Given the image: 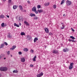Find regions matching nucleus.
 I'll return each mask as SVG.
<instances>
[{
  "instance_id": "31",
  "label": "nucleus",
  "mask_w": 77,
  "mask_h": 77,
  "mask_svg": "<svg viewBox=\"0 0 77 77\" xmlns=\"http://www.w3.org/2000/svg\"><path fill=\"white\" fill-rule=\"evenodd\" d=\"M66 50H67V48H66V49H64L63 50V51L64 52H66Z\"/></svg>"
},
{
  "instance_id": "53",
  "label": "nucleus",
  "mask_w": 77,
  "mask_h": 77,
  "mask_svg": "<svg viewBox=\"0 0 77 77\" xmlns=\"http://www.w3.org/2000/svg\"><path fill=\"white\" fill-rule=\"evenodd\" d=\"M3 1V2H5L6 1V0H2Z\"/></svg>"
},
{
  "instance_id": "12",
  "label": "nucleus",
  "mask_w": 77,
  "mask_h": 77,
  "mask_svg": "<svg viewBox=\"0 0 77 77\" xmlns=\"http://www.w3.org/2000/svg\"><path fill=\"white\" fill-rule=\"evenodd\" d=\"M17 8H18V5H14L13 6V9H16Z\"/></svg>"
},
{
  "instance_id": "5",
  "label": "nucleus",
  "mask_w": 77,
  "mask_h": 77,
  "mask_svg": "<svg viewBox=\"0 0 77 77\" xmlns=\"http://www.w3.org/2000/svg\"><path fill=\"white\" fill-rule=\"evenodd\" d=\"M26 38L28 39V40H30L32 39V37L30 36V35H26Z\"/></svg>"
},
{
  "instance_id": "19",
  "label": "nucleus",
  "mask_w": 77,
  "mask_h": 77,
  "mask_svg": "<svg viewBox=\"0 0 77 77\" xmlns=\"http://www.w3.org/2000/svg\"><path fill=\"white\" fill-rule=\"evenodd\" d=\"M24 51H29V49H28L27 48H24L23 49Z\"/></svg>"
},
{
  "instance_id": "25",
  "label": "nucleus",
  "mask_w": 77,
  "mask_h": 77,
  "mask_svg": "<svg viewBox=\"0 0 77 77\" xmlns=\"http://www.w3.org/2000/svg\"><path fill=\"white\" fill-rule=\"evenodd\" d=\"M14 73H17L18 72V71L17 70H14L13 71Z\"/></svg>"
},
{
  "instance_id": "51",
  "label": "nucleus",
  "mask_w": 77,
  "mask_h": 77,
  "mask_svg": "<svg viewBox=\"0 0 77 77\" xmlns=\"http://www.w3.org/2000/svg\"><path fill=\"white\" fill-rule=\"evenodd\" d=\"M7 17L8 18H9V16H7Z\"/></svg>"
},
{
  "instance_id": "46",
  "label": "nucleus",
  "mask_w": 77,
  "mask_h": 77,
  "mask_svg": "<svg viewBox=\"0 0 77 77\" xmlns=\"http://www.w3.org/2000/svg\"><path fill=\"white\" fill-rule=\"evenodd\" d=\"M27 3H30V1H27Z\"/></svg>"
},
{
  "instance_id": "45",
  "label": "nucleus",
  "mask_w": 77,
  "mask_h": 77,
  "mask_svg": "<svg viewBox=\"0 0 77 77\" xmlns=\"http://www.w3.org/2000/svg\"><path fill=\"white\" fill-rule=\"evenodd\" d=\"M72 32H74L75 31L74 30V29H73L72 28Z\"/></svg>"
},
{
  "instance_id": "18",
  "label": "nucleus",
  "mask_w": 77,
  "mask_h": 77,
  "mask_svg": "<svg viewBox=\"0 0 77 77\" xmlns=\"http://www.w3.org/2000/svg\"><path fill=\"white\" fill-rule=\"evenodd\" d=\"M36 56L35 55L34 57V58L33 59V61L34 62H35L36 61Z\"/></svg>"
},
{
  "instance_id": "26",
  "label": "nucleus",
  "mask_w": 77,
  "mask_h": 77,
  "mask_svg": "<svg viewBox=\"0 0 77 77\" xmlns=\"http://www.w3.org/2000/svg\"><path fill=\"white\" fill-rule=\"evenodd\" d=\"M8 38H12V36L11 35L9 34L8 35Z\"/></svg>"
},
{
  "instance_id": "22",
  "label": "nucleus",
  "mask_w": 77,
  "mask_h": 77,
  "mask_svg": "<svg viewBox=\"0 0 77 77\" xmlns=\"http://www.w3.org/2000/svg\"><path fill=\"white\" fill-rule=\"evenodd\" d=\"M14 26H16V27H20V26L16 23H14Z\"/></svg>"
},
{
  "instance_id": "50",
  "label": "nucleus",
  "mask_w": 77,
  "mask_h": 77,
  "mask_svg": "<svg viewBox=\"0 0 77 77\" xmlns=\"http://www.w3.org/2000/svg\"><path fill=\"white\" fill-rule=\"evenodd\" d=\"M61 24H63V23H61Z\"/></svg>"
},
{
  "instance_id": "13",
  "label": "nucleus",
  "mask_w": 77,
  "mask_h": 77,
  "mask_svg": "<svg viewBox=\"0 0 77 77\" xmlns=\"http://www.w3.org/2000/svg\"><path fill=\"white\" fill-rule=\"evenodd\" d=\"M19 7L20 10H21V11H23V7L21 5H20Z\"/></svg>"
},
{
  "instance_id": "40",
  "label": "nucleus",
  "mask_w": 77,
  "mask_h": 77,
  "mask_svg": "<svg viewBox=\"0 0 77 77\" xmlns=\"http://www.w3.org/2000/svg\"><path fill=\"white\" fill-rule=\"evenodd\" d=\"M4 44H5V45H8V43H6V42H5L4 43Z\"/></svg>"
},
{
  "instance_id": "30",
  "label": "nucleus",
  "mask_w": 77,
  "mask_h": 77,
  "mask_svg": "<svg viewBox=\"0 0 77 77\" xmlns=\"http://www.w3.org/2000/svg\"><path fill=\"white\" fill-rule=\"evenodd\" d=\"M70 37L72 39H75V38H74L73 36H70Z\"/></svg>"
},
{
  "instance_id": "55",
  "label": "nucleus",
  "mask_w": 77,
  "mask_h": 77,
  "mask_svg": "<svg viewBox=\"0 0 77 77\" xmlns=\"http://www.w3.org/2000/svg\"><path fill=\"white\" fill-rule=\"evenodd\" d=\"M4 60H5V59H6V58H4Z\"/></svg>"
},
{
  "instance_id": "20",
  "label": "nucleus",
  "mask_w": 77,
  "mask_h": 77,
  "mask_svg": "<svg viewBox=\"0 0 77 77\" xmlns=\"http://www.w3.org/2000/svg\"><path fill=\"white\" fill-rule=\"evenodd\" d=\"M3 47H4V44H2L1 45V47H0V49L1 48H3Z\"/></svg>"
},
{
  "instance_id": "48",
  "label": "nucleus",
  "mask_w": 77,
  "mask_h": 77,
  "mask_svg": "<svg viewBox=\"0 0 77 77\" xmlns=\"http://www.w3.org/2000/svg\"><path fill=\"white\" fill-rule=\"evenodd\" d=\"M66 15H65V14H64L63 15V17H64V16H65Z\"/></svg>"
},
{
  "instance_id": "2",
  "label": "nucleus",
  "mask_w": 77,
  "mask_h": 77,
  "mask_svg": "<svg viewBox=\"0 0 77 77\" xmlns=\"http://www.w3.org/2000/svg\"><path fill=\"white\" fill-rule=\"evenodd\" d=\"M16 18L19 22H23V18L22 17H21L19 16L18 18L16 17Z\"/></svg>"
},
{
  "instance_id": "3",
  "label": "nucleus",
  "mask_w": 77,
  "mask_h": 77,
  "mask_svg": "<svg viewBox=\"0 0 77 77\" xmlns=\"http://www.w3.org/2000/svg\"><path fill=\"white\" fill-rule=\"evenodd\" d=\"M74 64V63H71L69 66V69H72L73 68V65Z\"/></svg>"
},
{
  "instance_id": "23",
  "label": "nucleus",
  "mask_w": 77,
  "mask_h": 77,
  "mask_svg": "<svg viewBox=\"0 0 77 77\" xmlns=\"http://www.w3.org/2000/svg\"><path fill=\"white\" fill-rule=\"evenodd\" d=\"M50 5V3H45V5L46 6H48Z\"/></svg>"
},
{
  "instance_id": "41",
  "label": "nucleus",
  "mask_w": 77,
  "mask_h": 77,
  "mask_svg": "<svg viewBox=\"0 0 77 77\" xmlns=\"http://www.w3.org/2000/svg\"><path fill=\"white\" fill-rule=\"evenodd\" d=\"M30 51H31L32 53H33L34 52L33 50V49H31L30 50Z\"/></svg>"
},
{
  "instance_id": "9",
  "label": "nucleus",
  "mask_w": 77,
  "mask_h": 77,
  "mask_svg": "<svg viewBox=\"0 0 77 77\" xmlns=\"http://www.w3.org/2000/svg\"><path fill=\"white\" fill-rule=\"evenodd\" d=\"M22 62H25V58H20Z\"/></svg>"
},
{
  "instance_id": "35",
  "label": "nucleus",
  "mask_w": 77,
  "mask_h": 77,
  "mask_svg": "<svg viewBox=\"0 0 77 77\" xmlns=\"http://www.w3.org/2000/svg\"><path fill=\"white\" fill-rule=\"evenodd\" d=\"M12 2V0H8V3H11Z\"/></svg>"
},
{
  "instance_id": "43",
  "label": "nucleus",
  "mask_w": 77,
  "mask_h": 77,
  "mask_svg": "<svg viewBox=\"0 0 77 77\" xmlns=\"http://www.w3.org/2000/svg\"><path fill=\"white\" fill-rule=\"evenodd\" d=\"M30 67H33V64H31L30 65Z\"/></svg>"
},
{
  "instance_id": "47",
  "label": "nucleus",
  "mask_w": 77,
  "mask_h": 77,
  "mask_svg": "<svg viewBox=\"0 0 77 77\" xmlns=\"http://www.w3.org/2000/svg\"><path fill=\"white\" fill-rule=\"evenodd\" d=\"M72 41V42H75V41L72 40V41Z\"/></svg>"
},
{
  "instance_id": "10",
  "label": "nucleus",
  "mask_w": 77,
  "mask_h": 77,
  "mask_svg": "<svg viewBox=\"0 0 77 77\" xmlns=\"http://www.w3.org/2000/svg\"><path fill=\"white\" fill-rule=\"evenodd\" d=\"M16 47H17V46H16L14 45L13 46V48H11L10 50H14V49H15V48H16Z\"/></svg>"
},
{
  "instance_id": "21",
  "label": "nucleus",
  "mask_w": 77,
  "mask_h": 77,
  "mask_svg": "<svg viewBox=\"0 0 77 77\" xmlns=\"http://www.w3.org/2000/svg\"><path fill=\"white\" fill-rule=\"evenodd\" d=\"M5 18V16L3 15L2 14L0 16V18Z\"/></svg>"
},
{
  "instance_id": "42",
  "label": "nucleus",
  "mask_w": 77,
  "mask_h": 77,
  "mask_svg": "<svg viewBox=\"0 0 77 77\" xmlns=\"http://www.w3.org/2000/svg\"><path fill=\"white\" fill-rule=\"evenodd\" d=\"M9 54H10V51H8L7 52V54H8V55H9Z\"/></svg>"
},
{
  "instance_id": "38",
  "label": "nucleus",
  "mask_w": 77,
  "mask_h": 77,
  "mask_svg": "<svg viewBox=\"0 0 77 77\" xmlns=\"http://www.w3.org/2000/svg\"><path fill=\"white\" fill-rule=\"evenodd\" d=\"M37 77H41V75H40L39 74H37Z\"/></svg>"
},
{
  "instance_id": "15",
  "label": "nucleus",
  "mask_w": 77,
  "mask_h": 77,
  "mask_svg": "<svg viewBox=\"0 0 77 77\" xmlns=\"http://www.w3.org/2000/svg\"><path fill=\"white\" fill-rule=\"evenodd\" d=\"M24 24H26V26H29V23H28V22L25 21L24 22Z\"/></svg>"
},
{
  "instance_id": "34",
  "label": "nucleus",
  "mask_w": 77,
  "mask_h": 77,
  "mask_svg": "<svg viewBox=\"0 0 77 77\" xmlns=\"http://www.w3.org/2000/svg\"><path fill=\"white\" fill-rule=\"evenodd\" d=\"M48 35H51H51H53V34L52 33L50 32L49 33Z\"/></svg>"
},
{
  "instance_id": "32",
  "label": "nucleus",
  "mask_w": 77,
  "mask_h": 77,
  "mask_svg": "<svg viewBox=\"0 0 77 77\" xmlns=\"http://www.w3.org/2000/svg\"><path fill=\"white\" fill-rule=\"evenodd\" d=\"M37 8L38 9H39V8H41V5H37Z\"/></svg>"
},
{
  "instance_id": "16",
  "label": "nucleus",
  "mask_w": 77,
  "mask_h": 77,
  "mask_svg": "<svg viewBox=\"0 0 77 77\" xmlns=\"http://www.w3.org/2000/svg\"><path fill=\"white\" fill-rule=\"evenodd\" d=\"M38 38H35L34 40V42H36V41H38Z\"/></svg>"
},
{
  "instance_id": "29",
  "label": "nucleus",
  "mask_w": 77,
  "mask_h": 77,
  "mask_svg": "<svg viewBox=\"0 0 77 77\" xmlns=\"http://www.w3.org/2000/svg\"><path fill=\"white\" fill-rule=\"evenodd\" d=\"M38 18L37 17L35 16L33 18V19L36 20H38Z\"/></svg>"
},
{
  "instance_id": "1",
  "label": "nucleus",
  "mask_w": 77,
  "mask_h": 77,
  "mask_svg": "<svg viewBox=\"0 0 77 77\" xmlns=\"http://www.w3.org/2000/svg\"><path fill=\"white\" fill-rule=\"evenodd\" d=\"M8 69V68L6 67H1L0 68V70L1 71H6Z\"/></svg>"
},
{
  "instance_id": "27",
  "label": "nucleus",
  "mask_w": 77,
  "mask_h": 77,
  "mask_svg": "<svg viewBox=\"0 0 77 77\" xmlns=\"http://www.w3.org/2000/svg\"><path fill=\"white\" fill-rule=\"evenodd\" d=\"M20 35H22V36H23V35H25V33L23 32H22L20 33Z\"/></svg>"
},
{
  "instance_id": "54",
  "label": "nucleus",
  "mask_w": 77,
  "mask_h": 77,
  "mask_svg": "<svg viewBox=\"0 0 77 77\" xmlns=\"http://www.w3.org/2000/svg\"><path fill=\"white\" fill-rule=\"evenodd\" d=\"M24 12H26V10H24Z\"/></svg>"
},
{
  "instance_id": "11",
  "label": "nucleus",
  "mask_w": 77,
  "mask_h": 77,
  "mask_svg": "<svg viewBox=\"0 0 77 77\" xmlns=\"http://www.w3.org/2000/svg\"><path fill=\"white\" fill-rule=\"evenodd\" d=\"M32 11L35 12V11H36V7H34L32 8Z\"/></svg>"
},
{
  "instance_id": "6",
  "label": "nucleus",
  "mask_w": 77,
  "mask_h": 77,
  "mask_svg": "<svg viewBox=\"0 0 77 77\" xmlns=\"http://www.w3.org/2000/svg\"><path fill=\"white\" fill-rule=\"evenodd\" d=\"M44 29L45 30V32L47 33H49V30H48V29L47 28H45Z\"/></svg>"
},
{
  "instance_id": "39",
  "label": "nucleus",
  "mask_w": 77,
  "mask_h": 77,
  "mask_svg": "<svg viewBox=\"0 0 77 77\" xmlns=\"http://www.w3.org/2000/svg\"><path fill=\"white\" fill-rule=\"evenodd\" d=\"M19 54L20 55H21L22 54V52H18Z\"/></svg>"
},
{
  "instance_id": "4",
  "label": "nucleus",
  "mask_w": 77,
  "mask_h": 77,
  "mask_svg": "<svg viewBox=\"0 0 77 77\" xmlns=\"http://www.w3.org/2000/svg\"><path fill=\"white\" fill-rule=\"evenodd\" d=\"M66 4L67 6H69L71 5V2L70 1L68 0L66 1Z\"/></svg>"
},
{
  "instance_id": "49",
  "label": "nucleus",
  "mask_w": 77,
  "mask_h": 77,
  "mask_svg": "<svg viewBox=\"0 0 77 77\" xmlns=\"http://www.w3.org/2000/svg\"><path fill=\"white\" fill-rule=\"evenodd\" d=\"M21 23H19V26H21Z\"/></svg>"
},
{
  "instance_id": "7",
  "label": "nucleus",
  "mask_w": 77,
  "mask_h": 77,
  "mask_svg": "<svg viewBox=\"0 0 77 77\" xmlns=\"http://www.w3.org/2000/svg\"><path fill=\"white\" fill-rule=\"evenodd\" d=\"M58 51L56 50H53V54H56V53H58Z\"/></svg>"
},
{
  "instance_id": "14",
  "label": "nucleus",
  "mask_w": 77,
  "mask_h": 77,
  "mask_svg": "<svg viewBox=\"0 0 77 77\" xmlns=\"http://www.w3.org/2000/svg\"><path fill=\"white\" fill-rule=\"evenodd\" d=\"M38 12L39 13H42V12H43V10H42V9H40V10L38 9Z\"/></svg>"
},
{
  "instance_id": "36",
  "label": "nucleus",
  "mask_w": 77,
  "mask_h": 77,
  "mask_svg": "<svg viewBox=\"0 0 77 77\" xmlns=\"http://www.w3.org/2000/svg\"><path fill=\"white\" fill-rule=\"evenodd\" d=\"M54 9H56V5H53Z\"/></svg>"
},
{
  "instance_id": "8",
  "label": "nucleus",
  "mask_w": 77,
  "mask_h": 77,
  "mask_svg": "<svg viewBox=\"0 0 77 77\" xmlns=\"http://www.w3.org/2000/svg\"><path fill=\"white\" fill-rule=\"evenodd\" d=\"M7 25L6 24H5V23H2L1 24V26L2 27H6V26Z\"/></svg>"
},
{
  "instance_id": "33",
  "label": "nucleus",
  "mask_w": 77,
  "mask_h": 77,
  "mask_svg": "<svg viewBox=\"0 0 77 77\" xmlns=\"http://www.w3.org/2000/svg\"><path fill=\"white\" fill-rule=\"evenodd\" d=\"M39 74H40V76H42V75H43V73L41 72Z\"/></svg>"
},
{
  "instance_id": "37",
  "label": "nucleus",
  "mask_w": 77,
  "mask_h": 77,
  "mask_svg": "<svg viewBox=\"0 0 77 77\" xmlns=\"http://www.w3.org/2000/svg\"><path fill=\"white\" fill-rule=\"evenodd\" d=\"M34 12H35L36 14H38V11H35Z\"/></svg>"
},
{
  "instance_id": "28",
  "label": "nucleus",
  "mask_w": 77,
  "mask_h": 77,
  "mask_svg": "<svg viewBox=\"0 0 77 77\" xmlns=\"http://www.w3.org/2000/svg\"><path fill=\"white\" fill-rule=\"evenodd\" d=\"M65 0H62L60 3L61 5H62L63 3H65Z\"/></svg>"
},
{
  "instance_id": "52",
  "label": "nucleus",
  "mask_w": 77,
  "mask_h": 77,
  "mask_svg": "<svg viewBox=\"0 0 77 77\" xmlns=\"http://www.w3.org/2000/svg\"><path fill=\"white\" fill-rule=\"evenodd\" d=\"M2 56H0V59H1V58H2Z\"/></svg>"
},
{
  "instance_id": "44",
  "label": "nucleus",
  "mask_w": 77,
  "mask_h": 77,
  "mask_svg": "<svg viewBox=\"0 0 77 77\" xmlns=\"http://www.w3.org/2000/svg\"><path fill=\"white\" fill-rule=\"evenodd\" d=\"M69 41L70 42H71V41H72V39H69Z\"/></svg>"
},
{
  "instance_id": "58",
  "label": "nucleus",
  "mask_w": 77,
  "mask_h": 77,
  "mask_svg": "<svg viewBox=\"0 0 77 77\" xmlns=\"http://www.w3.org/2000/svg\"><path fill=\"white\" fill-rule=\"evenodd\" d=\"M0 5H1V3H0Z\"/></svg>"
},
{
  "instance_id": "57",
  "label": "nucleus",
  "mask_w": 77,
  "mask_h": 77,
  "mask_svg": "<svg viewBox=\"0 0 77 77\" xmlns=\"http://www.w3.org/2000/svg\"><path fill=\"white\" fill-rule=\"evenodd\" d=\"M0 77H1V74L0 73Z\"/></svg>"
},
{
  "instance_id": "56",
  "label": "nucleus",
  "mask_w": 77,
  "mask_h": 77,
  "mask_svg": "<svg viewBox=\"0 0 77 77\" xmlns=\"http://www.w3.org/2000/svg\"><path fill=\"white\" fill-rule=\"evenodd\" d=\"M11 57H12V55H11Z\"/></svg>"
},
{
  "instance_id": "24",
  "label": "nucleus",
  "mask_w": 77,
  "mask_h": 77,
  "mask_svg": "<svg viewBox=\"0 0 77 77\" xmlns=\"http://www.w3.org/2000/svg\"><path fill=\"white\" fill-rule=\"evenodd\" d=\"M65 28V26H64V25H62V27L61 28V29H64V28Z\"/></svg>"
},
{
  "instance_id": "17",
  "label": "nucleus",
  "mask_w": 77,
  "mask_h": 77,
  "mask_svg": "<svg viewBox=\"0 0 77 77\" xmlns=\"http://www.w3.org/2000/svg\"><path fill=\"white\" fill-rule=\"evenodd\" d=\"M30 15L31 17H35V14L31 13L30 14Z\"/></svg>"
}]
</instances>
